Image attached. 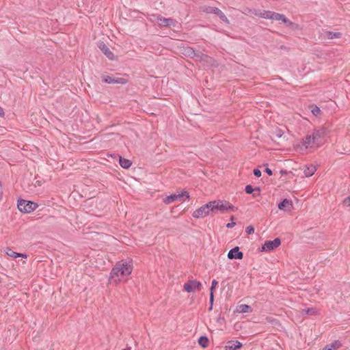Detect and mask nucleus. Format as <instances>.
<instances>
[{"mask_svg": "<svg viewBox=\"0 0 350 350\" xmlns=\"http://www.w3.org/2000/svg\"><path fill=\"white\" fill-rule=\"evenodd\" d=\"M133 271L131 260H122L118 262L111 269L110 280L118 284L121 281V277L129 275Z\"/></svg>", "mask_w": 350, "mask_h": 350, "instance_id": "1", "label": "nucleus"}, {"mask_svg": "<svg viewBox=\"0 0 350 350\" xmlns=\"http://www.w3.org/2000/svg\"><path fill=\"white\" fill-rule=\"evenodd\" d=\"M266 16H268L267 19L282 21L286 27H289L292 29H297L298 27L297 25L288 20L286 16L282 14L269 11V14L266 15Z\"/></svg>", "mask_w": 350, "mask_h": 350, "instance_id": "2", "label": "nucleus"}, {"mask_svg": "<svg viewBox=\"0 0 350 350\" xmlns=\"http://www.w3.org/2000/svg\"><path fill=\"white\" fill-rule=\"evenodd\" d=\"M152 17V21L157 22L158 25L161 27H175L178 24V22L175 19L164 18L160 14H154Z\"/></svg>", "mask_w": 350, "mask_h": 350, "instance_id": "3", "label": "nucleus"}, {"mask_svg": "<svg viewBox=\"0 0 350 350\" xmlns=\"http://www.w3.org/2000/svg\"><path fill=\"white\" fill-rule=\"evenodd\" d=\"M17 207L21 212L29 213L38 207V204L31 201L20 199L18 200Z\"/></svg>", "mask_w": 350, "mask_h": 350, "instance_id": "4", "label": "nucleus"}, {"mask_svg": "<svg viewBox=\"0 0 350 350\" xmlns=\"http://www.w3.org/2000/svg\"><path fill=\"white\" fill-rule=\"evenodd\" d=\"M185 198L186 199L189 198V194L187 191H183L178 194H172L166 196L163 199V202L166 204H170L175 201L184 202L185 200Z\"/></svg>", "mask_w": 350, "mask_h": 350, "instance_id": "5", "label": "nucleus"}, {"mask_svg": "<svg viewBox=\"0 0 350 350\" xmlns=\"http://www.w3.org/2000/svg\"><path fill=\"white\" fill-rule=\"evenodd\" d=\"M210 206H211L212 211H215V210H218L221 211V213H224L225 211L227 210H232L234 211V206L228 204V203H223L222 201L217 200V201H211L210 202Z\"/></svg>", "mask_w": 350, "mask_h": 350, "instance_id": "6", "label": "nucleus"}, {"mask_svg": "<svg viewBox=\"0 0 350 350\" xmlns=\"http://www.w3.org/2000/svg\"><path fill=\"white\" fill-rule=\"evenodd\" d=\"M212 211L211 206H210V202L206 204H204L196 209L192 214V216L194 218L199 219L203 218L209 215V213Z\"/></svg>", "mask_w": 350, "mask_h": 350, "instance_id": "7", "label": "nucleus"}, {"mask_svg": "<svg viewBox=\"0 0 350 350\" xmlns=\"http://www.w3.org/2000/svg\"><path fill=\"white\" fill-rule=\"evenodd\" d=\"M184 54L189 57L191 58L196 57L197 60L199 61H203L206 59L208 58V56L204 54L201 53L200 52L196 51L193 49L191 47H187L184 50Z\"/></svg>", "mask_w": 350, "mask_h": 350, "instance_id": "8", "label": "nucleus"}, {"mask_svg": "<svg viewBox=\"0 0 350 350\" xmlns=\"http://www.w3.org/2000/svg\"><path fill=\"white\" fill-rule=\"evenodd\" d=\"M280 244H281V241L279 238H275L273 241H267L262 245V246L261 247V251L266 252L272 251V250H275V248H277L278 247H279L280 245Z\"/></svg>", "mask_w": 350, "mask_h": 350, "instance_id": "9", "label": "nucleus"}, {"mask_svg": "<svg viewBox=\"0 0 350 350\" xmlns=\"http://www.w3.org/2000/svg\"><path fill=\"white\" fill-rule=\"evenodd\" d=\"M202 283L196 280H190L183 285V289L187 293L195 291L196 290H200Z\"/></svg>", "mask_w": 350, "mask_h": 350, "instance_id": "10", "label": "nucleus"}, {"mask_svg": "<svg viewBox=\"0 0 350 350\" xmlns=\"http://www.w3.org/2000/svg\"><path fill=\"white\" fill-rule=\"evenodd\" d=\"M102 81L106 83H118V84H126L128 81L127 79L122 77H112L108 75H103Z\"/></svg>", "mask_w": 350, "mask_h": 350, "instance_id": "11", "label": "nucleus"}, {"mask_svg": "<svg viewBox=\"0 0 350 350\" xmlns=\"http://www.w3.org/2000/svg\"><path fill=\"white\" fill-rule=\"evenodd\" d=\"M228 258L230 260H241L243 258V253L239 250V247L238 246H236L229 251L228 253Z\"/></svg>", "mask_w": 350, "mask_h": 350, "instance_id": "12", "label": "nucleus"}, {"mask_svg": "<svg viewBox=\"0 0 350 350\" xmlns=\"http://www.w3.org/2000/svg\"><path fill=\"white\" fill-rule=\"evenodd\" d=\"M303 145L306 148H311L314 146H319V144L317 143V140L316 139L315 137L311 134L307 135L305 139H304L303 141Z\"/></svg>", "mask_w": 350, "mask_h": 350, "instance_id": "13", "label": "nucleus"}, {"mask_svg": "<svg viewBox=\"0 0 350 350\" xmlns=\"http://www.w3.org/2000/svg\"><path fill=\"white\" fill-rule=\"evenodd\" d=\"M98 48L107 57L108 59H109L111 60L114 59V55H113V52L111 51V50L108 48V46L104 42L99 43Z\"/></svg>", "mask_w": 350, "mask_h": 350, "instance_id": "14", "label": "nucleus"}, {"mask_svg": "<svg viewBox=\"0 0 350 350\" xmlns=\"http://www.w3.org/2000/svg\"><path fill=\"white\" fill-rule=\"evenodd\" d=\"M242 344L239 341L229 342L228 345L226 346V350H237L241 348Z\"/></svg>", "mask_w": 350, "mask_h": 350, "instance_id": "15", "label": "nucleus"}, {"mask_svg": "<svg viewBox=\"0 0 350 350\" xmlns=\"http://www.w3.org/2000/svg\"><path fill=\"white\" fill-rule=\"evenodd\" d=\"M324 36H325V38H326L329 40H332V39H336V38H340L342 36V33L340 32H333V31H327L325 32Z\"/></svg>", "mask_w": 350, "mask_h": 350, "instance_id": "16", "label": "nucleus"}, {"mask_svg": "<svg viewBox=\"0 0 350 350\" xmlns=\"http://www.w3.org/2000/svg\"><path fill=\"white\" fill-rule=\"evenodd\" d=\"M5 253H6V254L8 256L14 258H18V257L27 258V255L26 254H21V253H17L16 252H14L12 249L8 248V247L6 249Z\"/></svg>", "mask_w": 350, "mask_h": 350, "instance_id": "17", "label": "nucleus"}, {"mask_svg": "<svg viewBox=\"0 0 350 350\" xmlns=\"http://www.w3.org/2000/svg\"><path fill=\"white\" fill-rule=\"evenodd\" d=\"M342 347V343L339 340H335L330 345H327L323 350H338Z\"/></svg>", "mask_w": 350, "mask_h": 350, "instance_id": "18", "label": "nucleus"}, {"mask_svg": "<svg viewBox=\"0 0 350 350\" xmlns=\"http://www.w3.org/2000/svg\"><path fill=\"white\" fill-rule=\"evenodd\" d=\"M316 171H317L316 166L313 165H310L306 167V168L304 171V173L306 177H310V176H312Z\"/></svg>", "mask_w": 350, "mask_h": 350, "instance_id": "19", "label": "nucleus"}, {"mask_svg": "<svg viewBox=\"0 0 350 350\" xmlns=\"http://www.w3.org/2000/svg\"><path fill=\"white\" fill-rule=\"evenodd\" d=\"M292 207V202L290 200L284 199L279 204L278 208L280 210H284L285 208H290Z\"/></svg>", "mask_w": 350, "mask_h": 350, "instance_id": "20", "label": "nucleus"}, {"mask_svg": "<svg viewBox=\"0 0 350 350\" xmlns=\"http://www.w3.org/2000/svg\"><path fill=\"white\" fill-rule=\"evenodd\" d=\"M317 140V143L320 145L321 144V138L325 135V131L323 130H317L312 133Z\"/></svg>", "mask_w": 350, "mask_h": 350, "instance_id": "21", "label": "nucleus"}, {"mask_svg": "<svg viewBox=\"0 0 350 350\" xmlns=\"http://www.w3.org/2000/svg\"><path fill=\"white\" fill-rule=\"evenodd\" d=\"M119 163H120V165H121V167L124 169L129 168L132 164V162L130 160L122 158L121 157H120Z\"/></svg>", "mask_w": 350, "mask_h": 350, "instance_id": "22", "label": "nucleus"}, {"mask_svg": "<svg viewBox=\"0 0 350 350\" xmlns=\"http://www.w3.org/2000/svg\"><path fill=\"white\" fill-rule=\"evenodd\" d=\"M252 308L249 305L247 304H241L238 306L237 311L241 313H247L252 312Z\"/></svg>", "mask_w": 350, "mask_h": 350, "instance_id": "23", "label": "nucleus"}, {"mask_svg": "<svg viewBox=\"0 0 350 350\" xmlns=\"http://www.w3.org/2000/svg\"><path fill=\"white\" fill-rule=\"evenodd\" d=\"M218 284V282L217 280H213L212 281V283H211V286L210 288V300L209 301L210 302H213L214 301V293H213V291L215 289L216 286H217Z\"/></svg>", "mask_w": 350, "mask_h": 350, "instance_id": "24", "label": "nucleus"}, {"mask_svg": "<svg viewBox=\"0 0 350 350\" xmlns=\"http://www.w3.org/2000/svg\"><path fill=\"white\" fill-rule=\"evenodd\" d=\"M198 343L202 347L206 348L209 344L208 338L205 336H202L198 339Z\"/></svg>", "mask_w": 350, "mask_h": 350, "instance_id": "25", "label": "nucleus"}, {"mask_svg": "<svg viewBox=\"0 0 350 350\" xmlns=\"http://www.w3.org/2000/svg\"><path fill=\"white\" fill-rule=\"evenodd\" d=\"M254 15L257 16H259L260 18H266L267 19V17L268 16H266V15H268L269 14V11L267 10H264V11H260V10H254V11L252 12Z\"/></svg>", "mask_w": 350, "mask_h": 350, "instance_id": "26", "label": "nucleus"}, {"mask_svg": "<svg viewBox=\"0 0 350 350\" xmlns=\"http://www.w3.org/2000/svg\"><path fill=\"white\" fill-rule=\"evenodd\" d=\"M216 8H217L215 7L204 5L201 8V10L207 14H215Z\"/></svg>", "mask_w": 350, "mask_h": 350, "instance_id": "27", "label": "nucleus"}, {"mask_svg": "<svg viewBox=\"0 0 350 350\" xmlns=\"http://www.w3.org/2000/svg\"><path fill=\"white\" fill-rule=\"evenodd\" d=\"M306 314L308 315H317V310L315 308H310L304 310Z\"/></svg>", "mask_w": 350, "mask_h": 350, "instance_id": "28", "label": "nucleus"}, {"mask_svg": "<svg viewBox=\"0 0 350 350\" xmlns=\"http://www.w3.org/2000/svg\"><path fill=\"white\" fill-rule=\"evenodd\" d=\"M245 191L247 193L250 194L252 193L254 191H260V189L256 187L254 189L252 185H248L245 187Z\"/></svg>", "mask_w": 350, "mask_h": 350, "instance_id": "29", "label": "nucleus"}, {"mask_svg": "<svg viewBox=\"0 0 350 350\" xmlns=\"http://www.w3.org/2000/svg\"><path fill=\"white\" fill-rule=\"evenodd\" d=\"M222 21H224V23H226V24H229L230 22L228 19V18L226 16V15L224 14V13L223 12L222 14H220V16H218Z\"/></svg>", "mask_w": 350, "mask_h": 350, "instance_id": "30", "label": "nucleus"}, {"mask_svg": "<svg viewBox=\"0 0 350 350\" xmlns=\"http://www.w3.org/2000/svg\"><path fill=\"white\" fill-rule=\"evenodd\" d=\"M245 232L247 234H252L254 232V228L252 226H249L245 229Z\"/></svg>", "mask_w": 350, "mask_h": 350, "instance_id": "31", "label": "nucleus"}, {"mask_svg": "<svg viewBox=\"0 0 350 350\" xmlns=\"http://www.w3.org/2000/svg\"><path fill=\"white\" fill-rule=\"evenodd\" d=\"M321 112V110L318 107H315V108H314L312 110V113L314 115V116H317Z\"/></svg>", "mask_w": 350, "mask_h": 350, "instance_id": "32", "label": "nucleus"}, {"mask_svg": "<svg viewBox=\"0 0 350 350\" xmlns=\"http://www.w3.org/2000/svg\"><path fill=\"white\" fill-rule=\"evenodd\" d=\"M254 174L256 177H260L261 176V171L258 169L254 170Z\"/></svg>", "mask_w": 350, "mask_h": 350, "instance_id": "33", "label": "nucleus"}, {"mask_svg": "<svg viewBox=\"0 0 350 350\" xmlns=\"http://www.w3.org/2000/svg\"><path fill=\"white\" fill-rule=\"evenodd\" d=\"M343 203L347 204L348 206H350V196L347 197L344 200Z\"/></svg>", "mask_w": 350, "mask_h": 350, "instance_id": "34", "label": "nucleus"}, {"mask_svg": "<svg viewBox=\"0 0 350 350\" xmlns=\"http://www.w3.org/2000/svg\"><path fill=\"white\" fill-rule=\"evenodd\" d=\"M235 225H236V223H235V222L232 221V222H230V223L227 224H226V227H227L228 228H231L234 227Z\"/></svg>", "mask_w": 350, "mask_h": 350, "instance_id": "35", "label": "nucleus"}, {"mask_svg": "<svg viewBox=\"0 0 350 350\" xmlns=\"http://www.w3.org/2000/svg\"><path fill=\"white\" fill-rule=\"evenodd\" d=\"M265 172L269 176H271L273 174L272 170L268 167L265 168Z\"/></svg>", "mask_w": 350, "mask_h": 350, "instance_id": "36", "label": "nucleus"}, {"mask_svg": "<svg viewBox=\"0 0 350 350\" xmlns=\"http://www.w3.org/2000/svg\"><path fill=\"white\" fill-rule=\"evenodd\" d=\"M222 13H223V12L221 10H220L219 8H216V11L215 12V14H216L217 16H219Z\"/></svg>", "mask_w": 350, "mask_h": 350, "instance_id": "37", "label": "nucleus"}, {"mask_svg": "<svg viewBox=\"0 0 350 350\" xmlns=\"http://www.w3.org/2000/svg\"><path fill=\"white\" fill-rule=\"evenodd\" d=\"M222 13H223V12L221 10H220L219 8H216V11L215 12V14H216L217 16H219Z\"/></svg>", "mask_w": 350, "mask_h": 350, "instance_id": "38", "label": "nucleus"}, {"mask_svg": "<svg viewBox=\"0 0 350 350\" xmlns=\"http://www.w3.org/2000/svg\"><path fill=\"white\" fill-rule=\"evenodd\" d=\"M3 116H4L3 109L0 107V117H2Z\"/></svg>", "mask_w": 350, "mask_h": 350, "instance_id": "39", "label": "nucleus"}, {"mask_svg": "<svg viewBox=\"0 0 350 350\" xmlns=\"http://www.w3.org/2000/svg\"><path fill=\"white\" fill-rule=\"evenodd\" d=\"M213 302H212V304H211V302H210V306L208 308L209 311L213 310Z\"/></svg>", "mask_w": 350, "mask_h": 350, "instance_id": "40", "label": "nucleus"}, {"mask_svg": "<svg viewBox=\"0 0 350 350\" xmlns=\"http://www.w3.org/2000/svg\"><path fill=\"white\" fill-rule=\"evenodd\" d=\"M267 321H268L269 322H273V321H272V320H271V318H267Z\"/></svg>", "mask_w": 350, "mask_h": 350, "instance_id": "41", "label": "nucleus"}, {"mask_svg": "<svg viewBox=\"0 0 350 350\" xmlns=\"http://www.w3.org/2000/svg\"><path fill=\"white\" fill-rule=\"evenodd\" d=\"M233 219H234V217H233V216H232V217H231V220L232 221Z\"/></svg>", "mask_w": 350, "mask_h": 350, "instance_id": "42", "label": "nucleus"}]
</instances>
